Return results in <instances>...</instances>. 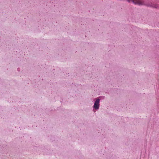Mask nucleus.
I'll return each instance as SVG.
<instances>
[{
    "label": "nucleus",
    "mask_w": 159,
    "mask_h": 159,
    "mask_svg": "<svg viewBox=\"0 0 159 159\" xmlns=\"http://www.w3.org/2000/svg\"><path fill=\"white\" fill-rule=\"evenodd\" d=\"M127 1L130 2L132 1L135 4H137L139 5H144L148 7L157 8H159L157 4H152L151 3H147L143 0H127Z\"/></svg>",
    "instance_id": "obj_1"
},
{
    "label": "nucleus",
    "mask_w": 159,
    "mask_h": 159,
    "mask_svg": "<svg viewBox=\"0 0 159 159\" xmlns=\"http://www.w3.org/2000/svg\"><path fill=\"white\" fill-rule=\"evenodd\" d=\"M100 99H97L94 102V104L93 106V108L96 110H98L99 109V103Z\"/></svg>",
    "instance_id": "obj_2"
}]
</instances>
